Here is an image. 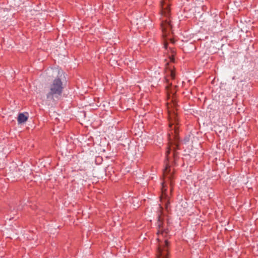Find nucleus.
Instances as JSON below:
<instances>
[{
	"label": "nucleus",
	"mask_w": 258,
	"mask_h": 258,
	"mask_svg": "<svg viewBox=\"0 0 258 258\" xmlns=\"http://www.w3.org/2000/svg\"><path fill=\"white\" fill-rule=\"evenodd\" d=\"M28 117L24 113H20L18 117V122L19 123H24L27 121Z\"/></svg>",
	"instance_id": "nucleus-4"
},
{
	"label": "nucleus",
	"mask_w": 258,
	"mask_h": 258,
	"mask_svg": "<svg viewBox=\"0 0 258 258\" xmlns=\"http://www.w3.org/2000/svg\"><path fill=\"white\" fill-rule=\"evenodd\" d=\"M157 232V240L159 241V246L157 253V258H168V247L167 239H164L168 231L160 227V223Z\"/></svg>",
	"instance_id": "nucleus-1"
},
{
	"label": "nucleus",
	"mask_w": 258,
	"mask_h": 258,
	"mask_svg": "<svg viewBox=\"0 0 258 258\" xmlns=\"http://www.w3.org/2000/svg\"><path fill=\"white\" fill-rule=\"evenodd\" d=\"M169 2L170 0H162L161 2V14L165 17H168L169 15Z\"/></svg>",
	"instance_id": "nucleus-3"
},
{
	"label": "nucleus",
	"mask_w": 258,
	"mask_h": 258,
	"mask_svg": "<svg viewBox=\"0 0 258 258\" xmlns=\"http://www.w3.org/2000/svg\"><path fill=\"white\" fill-rule=\"evenodd\" d=\"M170 171V170L169 169V167L167 166L164 169V171H163L164 176H166V177L168 179L170 178V175L168 176V174H169Z\"/></svg>",
	"instance_id": "nucleus-5"
},
{
	"label": "nucleus",
	"mask_w": 258,
	"mask_h": 258,
	"mask_svg": "<svg viewBox=\"0 0 258 258\" xmlns=\"http://www.w3.org/2000/svg\"><path fill=\"white\" fill-rule=\"evenodd\" d=\"M162 199H163L164 197L165 196V195H166L165 191L166 190V189L165 188V186L163 184L162 185Z\"/></svg>",
	"instance_id": "nucleus-6"
},
{
	"label": "nucleus",
	"mask_w": 258,
	"mask_h": 258,
	"mask_svg": "<svg viewBox=\"0 0 258 258\" xmlns=\"http://www.w3.org/2000/svg\"><path fill=\"white\" fill-rule=\"evenodd\" d=\"M169 153V150H168L166 152V154H167V156L168 155V154Z\"/></svg>",
	"instance_id": "nucleus-9"
},
{
	"label": "nucleus",
	"mask_w": 258,
	"mask_h": 258,
	"mask_svg": "<svg viewBox=\"0 0 258 258\" xmlns=\"http://www.w3.org/2000/svg\"><path fill=\"white\" fill-rule=\"evenodd\" d=\"M165 25V26H162L163 29H167L168 28H170V24L168 22H167Z\"/></svg>",
	"instance_id": "nucleus-7"
},
{
	"label": "nucleus",
	"mask_w": 258,
	"mask_h": 258,
	"mask_svg": "<svg viewBox=\"0 0 258 258\" xmlns=\"http://www.w3.org/2000/svg\"><path fill=\"white\" fill-rule=\"evenodd\" d=\"M62 84L59 79H55L49 86V91L46 95L48 101L54 102L57 100L61 95Z\"/></svg>",
	"instance_id": "nucleus-2"
},
{
	"label": "nucleus",
	"mask_w": 258,
	"mask_h": 258,
	"mask_svg": "<svg viewBox=\"0 0 258 258\" xmlns=\"http://www.w3.org/2000/svg\"><path fill=\"white\" fill-rule=\"evenodd\" d=\"M170 75L172 79H174L175 77V74L172 71H170Z\"/></svg>",
	"instance_id": "nucleus-8"
}]
</instances>
